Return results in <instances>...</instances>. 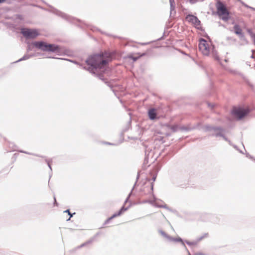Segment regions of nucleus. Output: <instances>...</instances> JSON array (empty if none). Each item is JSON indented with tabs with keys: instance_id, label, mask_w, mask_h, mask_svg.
<instances>
[{
	"instance_id": "f3484780",
	"label": "nucleus",
	"mask_w": 255,
	"mask_h": 255,
	"mask_svg": "<svg viewBox=\"0 0 255 255\" xmlns=\"http://www.w3.org/2000/svg\"><path fill=\"white\" fill-rule=\"evenodd\" d=\"M5 1V0H0V3H2Z\"/></svg>"
},
{
	"instance_id": "9b49d317",
	"label": "nucleus",
	"mask_w": 255,
	"mask_h": 255,
	"mask_svg": "<svg viewBox=\"0 0 255 255\" xmlns=\"http://www.w3.org/2000/svg\"><path fill=\"white\" fill-rule=\"evenodd\" d=\"M123 208H122L120 211L119 212V213L118 214H115L114 215H113L112 217H111L110 218H109L107 221H106V223H108L109 221H110L111 220H112V219H113L114 218L117 217V216H120L122 212H123Z\"/></svg>"
},
{
	"instance_id": "20e7f679",
	"label": "nucleus",
	"mask_w": 255,
	"mask_h": 255,
	"mask_svg": "<svg viewBox=\"0 0 255 255\" xmlns=\"http://www.w3.org/2000/svg\"><path fill=\"white\" fill-rule=\"evenodd\" d=\"M33 45L36 48L41 50L43 51L49 52H57L59 51L60 48L58 46L52 44H48L44 42L36 41L33 43Z\"/></svg>"
},
{
	"instance_id": "a211bd4d",
	"label": "nucleus",
	"mask_w": 255,
	"mask_h": 255,
	"mask_svg": "<svg viewBox=\"0 0 255 255\" xmlns=\"http://www.w3.org/2000/svg\"><path fill=\"white\" fill-rule=\"evenodd\" d=\"M208 234H205V237H208Z\"/></svg>"
},
{
	"instance_id": "f03ea898",
	"label": "nucleus",
	"mask_w": 255,
	"mask_h": 255,
	"mask_svg": "<svg viewBox=\"0 0 255 255\" xmlns=\"http://www.w3.org/2000/svg\"><path fill=\"white\" fill-rule=\"evenodd\" d=\"M199 49L203 55L210 56L216 60L218 59L217 52L211 42L201 39L199 40Z\"/></svg>"
},
{
	"instance_id": "9d476101",
	"label": "nucleus",
	"mask_w": 255,
	"mask_h": 255,
	"mask_svg": "<svg viewBox=\"0 0 255 255\" xmlns=\"http://www.w3.org/2000/svg\"><path fill=\"white\" fill-rule=\"evenodd\" d=\"M234 29L235 31V32L237 34H241L242 33V30L241 28H240V26L238 25H235L234 27Z\"/></svg>"
},
{
	"instance_id": "423d86ee",
	"label": "nucleus",
	"mask_w": 255,
	"mask_h": 255,
	"mask_svg": "<svg viewBox=\"0 0 255 255\" xmlns=\"http://www.w3.org/2000/svg\"><path fill=\"white\" fill-rule=\"evenodd\" d=\"M232 112L238 119H241L249 113V110L248 109L236 107L233 109Z\"/></svg>"
},
{
	"instance_id": "2eb2a0df",
	"label": "nucleus",
	"mask_w": 255,
	"mask_h": 255,
	"mask_svg": "<svg viewBox=\"0 0 255 255\" xmlns=\"http://www.w3.org/2000/svg\"><path fill=\"white\" fill-rule=\"evenodd\" d=\"M65 212H66V213H67L68 214H70V211H69V210H66V211H65Z\"/></svg>"
},
{
	"instance_id": "f8f14e48",
	"label": "nucleus",
	"mask_w": 255,
	"mask_h": 255,
	"mask_svg": "<svg viewBox=\"0 0 255 255\" xmlns=\"http://www.w3.org/2000/svg\"><path fill=\"white\" fill-rule=\"evenodd\" d=\"M133 60V61H135L137 59V58L134 57H130Z\"/></svg>"
},
{
	"instance_id": "f257e3e1",
	"label": "nucleus",
	"mask_w": 255,
	"mask_h": 255,
	"mask_svg": "<svg viewBox=\"0 0 255 255\" xmlns=\"http://www.w3.org/2000/svg\"><path fill=\"white\" fill-rule=\"evenodd\" d=\"M109 58V54L107 53L95 54L90 56L87 62L91 66V71L94 73H102L106 70Z\"/></svg>"
},
{
	"instance_id": "7ed1b4c3",
	"label": "nucleus",
	"mask_w": 255,
	"mask_h": 255,
	"mask_svg": "<svg viewBox=\"0 0 255 255\" xmlns=\"http://www.w3.org/2000/svg\"><path fill=\"white\" fill-rule=\"evenodd\" d=\"M216 13L219 18L224 21H227L230 18V11L226 5L221 1H218L216 4Z\"/></svg>"
},
{
	"instance_id": "4468645a",
	"label": "nucleus",
	"mask_w": 255,
	"mask_h": 255,
	"mask_svg": "<svg viewBox=\"0 0 255 255\" xmlns=\"http://www.w3.org/2000/svg\"><path fill=\"white\" fill-rule=\"evenodd\" d=\"M68 215H70V217L67 220H69L70 219V218L72 217V214H71L70 213V214H68Z\"/></svg>"
},
{
	"instance_id": "1a4fd4ad",
	"label": "nucleus",
	"mask_w": 255,
	"mask_h": 255,
	"mask_svg": "<svg viewBox=\"0 0 255 255\" xmlns=\"http://www.w3.org/2000/svg\"><path fill=\"white\" fill-rule=\"evenodd\" d=\"M148 116L150 119L154 120L156 117V111L155 109H151L148 111Z\"/></svg>"
},
{
	"instance_id": "6e6552de",
	"label": "nucleus",
	"mask_w": 255,
	"mask_h": 255,
	"mask_svg": "<svg viewBox=\"0 0 255 255\" xmlns=\"http://www.w3.org/2000/svg\"><path fill=\"white\" fill-rule=\"evenodd\" d=\"M160 234L165 238L167 239V240L171 241H175V242H182L181 238H173L169 236H168L167 234H166L164 231H159Z\"/></svg>"
},
{
	"instance_id": "dca6fc26",
	"label": "nucleus",
	"mask_w": 255,
	"mask_h": 255,
	"mask_svg": "<svg viewBox=\"0 0 255 255\" xmlns=\"http://www.w3.org/2000/svg\"><path fill=\"white\" fill-rule=\"evenodd\" d=\"M54 204H56V199L55 198H54Z\"/></svg>"
},
{
	"instance_id": "39448f33",
	"label": "nucleus",
	"mask_w": 255,
	"mask_h": 255,
	"mask_svg": "<svg viewBox=\"0 0 255 255\" xmlns=\"http://www.w3.org/2000/svg\"><path fill=\"white\" fill-rule=\"evenodd\" d=\"M21 32L26 38H34L39 35L38 31L36 29L23 28Z\"/></svg>"
},
{
	"instance_id": "ddd939ff",
	"label": "nucleus",
	"mask_w": 255,
	"mask_h": 255,
	"mask_svg": "<svg viewBox=\"0 0 255 255\" xmlns=\"http://www.w3.org/2000/svg\"><path fill=\"white\" fill-rule=\"evenodd\" d=\"M68 215H70V217L67 220H69L70 219V218L72 217V214H71L70 213V214H68Z\"/></svg>"
},
{
	"instance_id": "0eeeda50",
	"label": "nucleus",
	"mask_w": 255,
	"mask_h": 255,
	"mask_svg": "<svg viewBox=\"0 0 255 255\" xmlns=\"http://www.w3.org/2000/svg\"><path fill=\"white\" fill-rule=\"evenodd\" d=\"M186 20L193 24L196 28H200L201 26L200 21L198 18L193 15H188L186 17Z\"/></svg>"
}]
</instances>
